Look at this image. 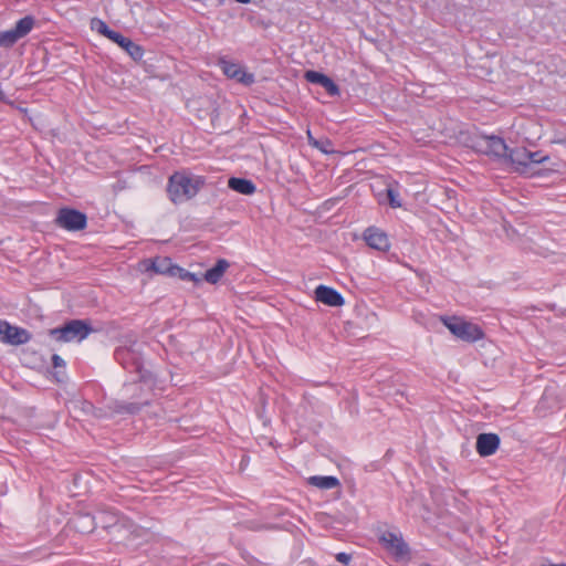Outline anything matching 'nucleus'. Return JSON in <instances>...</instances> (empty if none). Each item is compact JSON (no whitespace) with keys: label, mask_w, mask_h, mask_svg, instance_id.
Masks as SVG:
<instances>
[{"label":"nucleus","mask_w":566,"mask_h":566,"mask_svg":"<svg viewBox=\"0 0 566 566\" xmlns=\"http://www.w3.org/2000/svg\"><path fill=\"white\" fill-rule=\"evenodd\" d=\"M116 360L129 373L138 375V381L134 384H125V390L138 389L140 395L146 390H150L153 384L151 374L144 369L142 353L135 346H124L115 350Z\"/></svg>","instance_id":"1"},{"label":"nucleus","mask_w":566,"mask_h":566,"mask_svg":"<svg viewBox=\"0 0 566 566\" xmlns=\"http://www.w3.org/2000/svg\"><path fill=\"white\" fill-rule=\"evenodd\" d=\"M205 184L206 179L202 176L177 171L168 179V197L175 205L186 202L196 197Z\"/></svg>","instance_id":"2"},{"label":"nucleus","mask_w":566,"mask_h":566,"mask_svg":"<svg viewBox=\"0 0 566 566\" xmlns=\"http://www.w3.org/2000/svg\"><path fill=\"white\" fill-rule=\"evenodd\" d=\"M441 322L452 335L463 342L474 343L484 337V333L479 325L462 317L442 316Z\"/></svg>","instance_id":"3"},{"label":"nucleus","mask_w":566,"mask_h":566,"mask_svg":"<svg viewBox=\"0 0 566 566\" xmlns=\"http://www.w3.org/2000/svg\"><path fill=\"white\" fill-rule=\"evenodd\" d=\"M91 332L92 327L86 322L72 319L61 327L50 329L49 335L57 342L70 343L85 339Z\"/></svg>","instance_id":"4"},{"label":"nucleus","mask_w":566,"mask_h":566,"mask_svg":"<svg viewBox=\"0 0 566 566\" xmlns=\"http://www.w3.org/2000/svg\"><path fill=\"white\" fill-rule=\"evenodd\" d=\"M379 543L396 560H402L410 554V548L399 532H382L379 536Z\"/></svg>","instance_id":"5"},{"label":"nucleus","mask_w":566,"mask_h":566,"mask_svg":"<svg viewBox=\"0 0 566 566\" xmlns=\"http://www.w3.org/2000/svg\"><path fill=\"white\" fill-rule=\"evenodd\" d=\"M474 148L484 155L496 158H506L509 149L503 138L493 135L478 137L474 142Z\"/></svg>","instance_id":"6"},{"label":"nucleus","mask_w":566,"mask_h":566,"mask_svg":"<svg viewBox=\"0 0 566 566\" xmlns=\"http://www.w3.org/2000/svg\"><path fill=\"white\" fill-rule=\"evenodd\" d=\"M56 224L67 231H80L83 230L87 224L86 214L71 208H62L59 210Z\"/></svg>","instance_id":"7"},{"label":"nucleus","mask_w":566,"mask_h":566,"mask_svg":"<svg viewBox=\"0 0 566 566\" xmlns=\"http://www.w3.org/2000/svg\"><path fill=\"white\" fill-rule=\"evenodd\" d=\"M30 333L18 326H12L8 322L0 319V342L10 345H22L30 340Z\"/></svg>","instance_id":"8"},{"label":"nucleus","mask_w":566,"mask_h":566,"mask_svg":"<svg viewBox=\"0 0 566 566\" xmlns=\"http://www.w3.org/2000/svg\"><path fill=\"white\" fill-rule=\"evenodd\" d=\"M218 65L222 70L223 74L229 78L237 80L239 83L244 85H251L254 83V75L252 73L245 72L238 63L228 61L222 57L219 60Z\"/></svg>","instance_id":"9"},{"label":"nucleus","mask_w":566,"mask_h":566,"mask_svg":"<svg viewBox=\"0 0 566 566\" xmlns=\"http://www.w3.org/2000/svg\"><path fill=\"white\" fill-rule=\"evenodd\" d=\"M506 158L515 171L527 172L531 165V153L525 147L511 150Z\"/></svg>","instance_id":"10"},{"label":"nucleus","mask_w":566,"mask_h":566,"mask_svg":"<svg viewBox=\"0 0 566 566\" xmlns=\"http://www.w3.org/2000/svg\"><path fill=\"white\" fill-rule=\"evenodd\" d=\"M500 438L496 433H480L476 438V451L481 457H489L496 452Z\"/></svg>","instance_id":"11"},{"label":"nucleus","mask_w":566,"mask_h":566,"mask_svg":"<svg viewBox=\"0 0 566 566\" xmlns=\"http://www.w3.org/2000/svg\"><path fill=\"white\" fill-rule=\"evenodd\" d=\"M315 298L316 301L333 307L342 306L344 304V297L342 294L326 285H318L315 289Z\"/></svg>","instance_id":"12"},{"label":"nucleus","mask_w":566,"mask_h":566,"mask_svg":"<svg viewBox=\"0 0 566 566\" xmlns=\"http://www.w3.org/2000/svg\"><path fill=\"white\" fill-rule=\"evenodd\" d=\"M111 41L118 44L125 52L134 60L139 61L143 59L144 50L140 45L133 42L129 38L124 36L117 32L112 36Z\"/></svg>","instance_id":"13"},{"label":"nucleus","mask_w":566,"mask_h":566,"mask_svg":"<svg viewBox=\"0 0 566 566\" xmlns=\"http://www.w3.org/2000/svg\"><path fill=\"white\" fill-rule=\"evenodd\" d=\"M365 240L370 248L378 251H387L390 248L387 234L376 228H368L365 231Z\"/></svg>","instance_id":"14"},{"label":"nucleus","mask_w":566,"mask_h":566,"mask_svg":"<svg viewBox=\"0 0 566 566\" xmlns=\"http://www.w3.org/2000/svg\"><path fill=\"white\" fill-rule=\"evenodd\" d=\"M228 187L231 190L245 196H251L256 191L254 182L245 178L231 177L228 180Z\"/></svg>","instance_id":"15"},{"label":"nucleus","mask_w":566,"mask_h":566,"mask_svg":"<svg viewBox=\"0 0 566 566\" xmlns=\"http://www.w3.org/2000/svg\"><path fill=\"white\" fill-rule=\"evenodd\" d=\"M228 268L229 262L224 259H220L211 269L206 271L203 279L210 284H216L221 280Z\"/></svg>","instance_id":"16"},{"label":"nucleus","mask_w":566,"mask_h":566,"mask_svg":"<svg viewBox=\"0 0 566 566\" xmlns=\"http://www.w3.org/2000/svg\"><path fill=\"white\" fill-rule=\"evenodd\" d=\"M176 268L169 258H156L151 261L150 269L158 274L176 276Z\"/></svg>","instance_id":"17"},{"label":"nucleus","mask_w":566,"mask_h":566,"mask_svg":"<svg viewBox=\"0 0 566 566\" xmlns=\"http://www.w3.org/2000/svg\"><path fill=\"white\" fill-rule=\"evenodd\" d=\"M308 483L313 486H316L321 490H331L339 485V481L335 476H323V475H313L308 478Z\"/></svg>","instance_id":"18"},{"label":"nucleus","mask_w":566,"mask_h":566,"mask_svg":"<svg viewBox=\"0 0 566 566\" xmlns=\"http://www.w3.org/2000/svg\"><path fill=\"white\" fill-rule=\"evenodd\" d=\"M149 403L148 398L140 400V401H132V402H116L115 405V411L118 413H130L134 415L138 412L143 406H147Z\"/></svg>","instance_id":"19"},{"label":"nucleus","mask_w":566,"mask_h":566,"mask_svg":"<svg viewBox=\"0 0 566 566\" xmlns=\"http://www.w3.org/2000/svg\"><path fill=\"white\" fill-rule=\"evenodd\" d=\"M73 525L81 533H90L95 528V518L90 514L78 515L73 520Z\"/></svg>","instance_id":"20"},{"label":"nucleus","mask_w":566,"mask_h":566,"mask_svg":"<svg viewBox=\"0 0 566 566\" xmlns=\"http://www.w3.org/2000/svg\"><path fill=\"white\" fill-rule=\"evenodd\" d=\"M34 24V18L32 15H25L24 18L17 21L13 29L14 32H17L18 35L22 39L32 31Z\"/></svg>","instance_id":"21"},{"label":"nucleus","mask_w":566,"mask_h":566,"mask_svg":"<svg viewBox=\"0 0 566 566\" xmlns=\"http://www.w3.org/2000/svg\"><path fill=\"white\" fill-rule=\"evenodd\" d=\"M91 29L96 31L97 33L106 36L107 39H112V36L116 33V31L108 28L106 22L101 19L94 18L91 21Z\"/></svg>","instance_id":"22"},{"label":"nucleus","mask_w":566,"mask_h":566,"mask_svg":"<svg viewBox=\"0 0 566 566\" xmlns=\"http://www.w3.org/2000/svg\"><path fill=\"white\" fill-rule=\"evenodd\" d=\"M21 38L14 32V29L0 32V46L10 48L15 44Z\"/></svg>","instance_id":"23"},{"label":"nucleus","mask_w":566,"mask_h":566,"mask_svg":"<svg viewBox=\"0 0 566 566\" xmlns=\"http://www.w3.org/2000/svg\"><path fill=\"white\" fill-rule=\"evenodd\" d=\"M327 75L319 73L317 71H306L305 72V80L312 84H318L322 85L323 81L325 80Z\"/></svg>","instance_id":"24"},{"label":"nucleus","mask_w":566,"mask_h":566,"mask_svg":"<svg viewBox=\"0 0 566 566\" xmlns=\"http://www.w3.org/2000/svg\"><path fill=\"white\" fill-rule=\"evenodd\" d=\"M176 276L180 277L184 281H191L195 283H199L201 281L195 273L188 272L179 266L176 268Z\"/></svg>","instance_id":"25"},{"label":"nucleus","mask_w":566,"mask_h":566,"mask_svg":"<svg viewBox=\"0 0 566 566\" xmlns=\"http://www.w3.org/2000/svg\"><path fill=\"white\" fill-rule=\"evenodd\" d=\"M322 87L325 88V91L331 95V96H336L339 94V88L338 86L335 84V82L326 76L325 80L323 81Z\"/></svg>","instance_id":"26"},{"label":"nucleus","mask_w":566,"mask_h":566,"mask_svg":"<svg viewBox=\"0 0 566 566\" xmlns=\"http://www.w3.org/2000/svg\"><path fill=\"white\" fill-rule=\"evenodd\" d=\"M386 191H387V197H388L390 207L400 208L401 201L399 199V193L390 187H388Z\"/></svg>","instance_id":"27"},{"label":"nucleus","mask_w":566,"mask_h":566,"mask_svg":"<svg viewBox=\"0 0 566 566\" xmlns=\"http://www.w3.org/2000/svg\"><path fill=\"white\" fill-rule=\"evenodd\" d=\"M335 558L337 562L347 565L352 560V555L345 552H340L336 554Z\"/></svg>","instance_id":"28"},{"label":"nucleus","mask_w":566,"mask_h":566,"mask_svg":"<svg viewBox=\"0 0 566 566\" xmlns=\"http://www.w3.org/2000/svg\"><path fill=\"white\" fill-rule=\"evenodd\" d=\"M331 146H332V143L328 139H325L322 142L319 140V147H316V148L319 149L324 154H329V153H332V149L329 148Z\"/></svg>","instance_id":"29"},{"label":"nucleus","mask_w":566,"mask_h":566,"mask_svg":"<svg viewBox=\"0 0 566 566\" xmlns=\"http://www.w3.org/2000/svg\"><path fill=\"white\" fill-rule=\"evenodd\" d=\"M52 363L54 367H63L65 365L63 358L56 354L52 356Z\"/></svg>","instance_id":"30"},{"label":"nucleus","mask_w":566,"mask_h":566,"mask_svg":"<svg viewBox=\"0 0 566 566\" xmlns=\"http://www.w3.org/2000/svg\"><path fill=\"white\" fill-rule=\"evenodd\" d=\"M307 139H308V144L313 147H319V140L315 139L312 134H311V130H307Z\"/></svg>","instance_id":"31"},{"label":"nucleus","mask_w":566,"mask_h":566,"mask_svg":"<svg viewBox=\"0 0 566 566\" xmlns=\"http://www.w3.org/2000/svg\"><path fill=\"white\" fill-rule=\"evenodd\" d=\"M532 158H533V163H536V164H539L543 159L541 156H538L537 153H534V151H533Z\"/></svg>","instance_id":"32"},{"label":"nucleus","mask_w":566,"mask_h":566,"mask_svg":"<svg viewBox=\"0 0 566 566\" xmlns=\"http://www.w3.org/2000/svg\"><path fill=\"white\" fill-rule=\"evenodd\" d=\"M109 526L113 527L114 530H118L122 526V524L116 522Z\"/></svg>","instance_id":"33"},{"label":"nucleus","mask_w":566,"mask_h":566,"mask_svg":"<svg viewBox=\"0 0 566 566\" xmlns=\"http://www.w3.org/2000/svg\"><path fill=\"white\" fill-rule=\"evenodd\" d=\"M235 2H239V3H242V4H248L251 2V0H234Z\"/></svg>","instance_id":"34"},{"label":"nucleus","mask_w":566,"mask_h":566,"mask_svg":"<svg viewBox=\"0 0 566 566\" xmlns=\"http://www.w3.org/2000/svg\"><path fill=\"white\" fill-rule=\"evenodd\" d=\"M419 566H430V565H429V564H427V563H422V564H421V565H419Z\"/></svg>","instance_id":"35"},{"label":"nucleus","mask_w":566,"mask_h":566,"mask_svg":"<svg viewBox=\"0 0 566 566\" xmlns=\"http://www.w3.org/2000/svg\"><path fill=\"white\" fill-rule=\"evenodd\" d=\"M553 566H566V564H556V565H553Z\"/></svg>","instance_id":"36"}]
</instances>
